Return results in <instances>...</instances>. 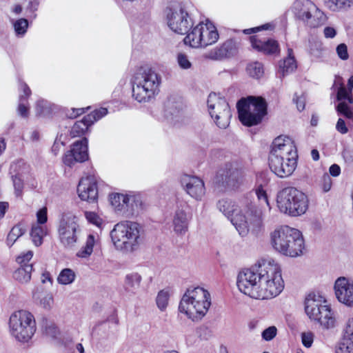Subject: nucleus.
Wrapping results in <instances>:
<instances>
[{
	"label": "nucleus",
	"mask_w": 353,
	"mask_h": 353,
	"mask_svg": "<svg viewBox=\"0 0 353 353\" xmlns=\"http://www.w3.org/2000/svg\"><path fill=\"white\" fill-rule=\"evenodd\" d=\"M236 285L240 292L255 299L276 296L284 288L280 267L274 260L265 259L241 271Z\"/></svg>",
	"instance_id": "1"
},
{
	"label": "nucleus",
	"mask_w": 353,
	"mask_h": 353,
	"mask_svg": "<svg viewBox=\"0 0 353 353\" xmlns=\"http://www.w3.org/2000/svg\"><path fill=\"white\" fill-rule=\"evenodd\" d=\"M216 206L230 220L241 236H246L250 230L257 233L262 227V211L252 202L247 201L237 208L231 200L221 199Z\"/></svg>",
	"instance_id": "2"
},
{
	"label": "nucleus",
	"mask_w": 353,
	"mask_h": 353,
	"mask_svg": "<svg viewBox=\"0 0 353 353\" xmlns=\"http://www.w3.org/2000/svg\"><path fill=\"white\" fill-rule=\"evenodd\" d=\"M297 152L293 141L287 136L274 139L268 157L271 171L280 178L288 177L297 165Z\"/></svg>",
	"instance_id": "3"
},
{
	"label": "nucleus",
	"mask_w": 353,
	"mask_h": 353,
	"mask_svg": "<svg viewBox=\"0 0 353 353\" xmlns=\"http://www.w3.org/2000/svg\"><path fill=\"white\" fill-rule=\"evenodd\" d=\"M110 237L117 250L131 253L137 250L143 243L145 233L141 224L124 221L114 226L110 232Z\"/></svg>",
	"instance_id": "4"
},
{
	"label": "nucleus",
	"mask_w": 353,
	"mask_h": 353,
	"mask_svg": "<svg viewBox=\"0 0 353 353\" xmlns=\"http://www.w3.org/2000/svg\"><path fill=\"white\" fill-rule=\"evenodd\" d=\"M270 238L273 248L283 255L296 257L303 254L304 239L297 229L281 226L271 233Z\"/></svg>",
	"instance_id": "5"
},
{
	"label": "nucleus",
	"mask_w": 353,
	"mask_h": 353,
	"mask_svg": "<svg viewBox=\"0 0 353 353\" xmlns=\"http://www.w3.org/2000/svg\"><path fill=\"white\" fill-rule=\"evenodd\" d=\"M210 305L211 298L208 290L199 286L190 287L181 298L179 311L193 321H198L206 314Z\"/></svg>",
	"instance_id": "6"
},
{
	"label": "nucleus",
	"mask_w": 353,
	"mask_h": 353,
	"mask_svg": "<svg viewBox=\"0 0 353 353\" xmlns=\"http://www.w3.org/2000/svg\"><path fill=\"white\" fill-rule=\"evenodd\" d=\"M161 77L152 68H141L133 76L132 97L139 103L149 102L159 92Z\"/></svg>",
	"instance_id": "7"
},
{
	"label": "nucleus",
	"mask_w": 353,
	"mask_h": 353,
	"mask_svg": "<svg viewBox=\"0 0 353 353\" xmlns=\"http://www.w3.org/2000/svg\"><path fill=\"white\" fill-rule=\"evenodd\" d=\"M239 119L245 126L259 124L268 113V103L262 97L249 96L236 103Z\"/></svg>",
	"instance_id": "8"
},
{
	"label": "nucleus",
	"mask_w": 353,
	"mask_h": 353,
	"mask_svg": "<svg viewBox=\"0 0 353 353\" xmlns=\"http://www.w3.org/2000/svg\"><path fill=\"white\" fill-rule=\"evenodd\" d=\"M276 202L281 212L292 216L304 214L309 205L307 196L294 187L281 190L277 194Z\"/></svg>",
	"instance_id": "9"
},
{
	"label": "nucleus",
	"mask_w": 353,
	"mask_h": 353,
	"mask_svg": "<svg viewBox=\"0 0 353 353\" xmlns=\"http://www.w3.org/2000/svg\"><path fill=\"white\" fill-rule=\"evenodd\" d=\"M219 34L216 27L209 20L200 22L187 34L184 43L192 48H205L217 42Z\"/></svg>",
	"instance_id": "10"
},
{
	"label": "nucleus",
	"mask_w": 353,
	"mask_h": 353,
	"mask_svg": "<svg viewBox=\"0 0 353 353\" xmlns=\"http://www.w3.org/2000/svg\"><path fill=\"white\" fill-rule=\"evenodd\" d=\"M10 332L19 342H28L36 331L33 315L26 310L12 313L9 321Z\"/></svg>",
	"instance_id": "11"
},
{
	"label": "nucleus",
	"mask_w": 353,
	"mask_h": 353,
	"mask_svg": "<svg viewBox=\"0 0 353 353\" xmlns=\"http://www.w3.org/2000/svg\"><path fill=\"white\" fill-rule=\"evenodd\" d=\"M325 302L323 296L319 294L310 293L305 298V310L310 319L318 321L322 326L329 329L334 325V318L330 307L323 305Z\"/></svg>",
	"instance_id": "12"
},
{
	"label": "nucleus",
	"mask_w": 353,
	"mask_h": 353,
	"mask_svg": "<svg viewBox=\"0 0 353 353\" xmlns=\"http://www.w3.org/2000/svg\"><path fill=\"white\" fill-rule=\"evenodd\" d=\"M164 14L168 27L177 34H188L193 26V19L182 3H169Z\"/></svg>",
	"instance_id": "13"
},
{
	"label": "nucleus",
	"mask_w": 353,
	"mask_h": 353,
	"mask_svg": "<svg viewBox=\"0 0 353 353\" xmlns=\"http://www.w3.org/2000/svg\"><path fill=\"white\" fill-rule=\"evenodd\" d=\"M109 200L115 212L126 217L137 216L143 210L139 196L112 193L110 194Z\"/></svg>",
	"instance_id": "14"
},
{
	"label": "nucleus",
	"mask_w": 353,
	"mask_h": 353,
	"mask_svg": "<svg viewBox=\"0 0 353 353\" xmlns=\"http://www.w3.org/2000/svg\"><path fill=\"white\" fill-rule=\"evenodd\" d=\"M207 105L209 113L216 125L225 129L232 117L229 104L224 98L219 97L216 93H210L208 96Z\"/></svg>",
	"instance_id": "15"
},
{
	"label": "nucleus",
	"mask_w": 353,
	"mask_h": 353,
	"mask_svg": "<svg viewBox=\"0 0 353 353\" xmlns=\"http://www.w3.org/2000/svg\"><path fill=\"white\" fill-rule=\"evenodd\" d=\"M79 230L78 218L71 213L63 214L58 228L59 237L64 246H72L77 241Z\"/></svg>",
	"instance_id": "16"
},
{
	"label": "nucleus",
	"mask_w": 353,
	"mask_h": 353,
	"mask_svg": "<svg viewBox=\"0 0 353 353\" xmlns=\"http://www.w3.org/2000/svg\"><path fill=\"white\" fill-rule=\"evenodd\" d=\"M88 141L86 138L74 142L70 150L63 157V163L72 167L77 162H84L88 159Z\"/></svg>",
	"instance_id": "17"
},
{
	"label": "nucleus",
	"mask_w": 353,
	"mask_h": 353,
	"mask_svg": "<svg viewBox=\"0 0 353 353\" xmlns=\"http://www.w3.org/2000/svg\"><path fill=\"white\" fill-rule=\"evenodd\" d=\"M180 183L185 192L196 201H201L205 195L204 182L198 176L184 174L180 177Z\"/></svg>",
	"instance_id": "18"
},
{
	"label": "nucleus",
	"mask_w": 353,
	"mask_h": 353,
	"mask_svg": "<svg viewBox=\"0 0 353 353\" xmlns=\"http://www.w3.org/2000/svg\"><path fill=\"white\" fill-rule=\"evenodd\" d=\"M241 172L232 163H226L217 173V181L222 186L228 188H234L240 181Z\"/></svg>",
	"instance_id": "19"
},
{
	"label": "nucleus",
	"mask_w": 353,
	"mask_h": 353,
	"mask_svg": "<svg viewBox=\"0 0 353 353\" xmlns=\"http://www.w3.org/2000/svg\"><path fill=\"white\" fill-rule=\"evenodd\" d=\"M79 198L90 203L94 202L98 198V188L93 176L82 178L77 187Z\"/></svg>",
	"instance_id": "20"
},
{
	"label": "nucleus",
	"mask_w": 353,
	"mask_h": 353,
	"mask_svg": "<svg viewBox=\"0 0 353 353\" xmlns=\"http://www.w3.org/2000/svg\"><path fill=\"white\" fill-rule=\"evenodd\" d=\"M334 290L339 301L347 306L353 305V283L345 277H339L335 281Z\"/></svg>",
	"instance_id": "21"
},
{
	"label": "nucleus",
	"mask_w": 353,
	"mask_h": 353,
	"mask_svg": "<svg viewBox=\"0 0 353 353\" xmlns=\"http://www.w3.org/2000/svg\"><path fill=\"white\" fill-rule=\"evenodd\" d=\"M236 51V43L232 39H228L222 45L207 52L204 57L210 60H221L234 55Z\"/></svg>",
	"instance_id": "22"
},
{
	"label": "nucleus",
	"mask_w": 353,
	"mask_h": 353,
	"mask_svg": "<svg viewBox=\"0 0 353 353\" xmlns=\"http://www.w3.org/2000/svg\"><path fill=\"white\" fill-rule=\"evenodd\" d=\"M252 47L259 52L265 54H274L279 52V46L278 42L272 39L262 40L257 36H251L250 37Z\"/></svg>",
	"instance_id": "23"
},
{
	"label": "nucleus",
	"mask_w": 353,
	"mask_h": 353,
	"mask_svg": "<svg viewBox=\"0 0 353 353\" xmlns=\"http://www.w3.org/2000/svg\"><path fill=\"white\" fill-rule=\"evenodd\" d=\"M292 10L296 18L303 21L310 12L316 10V6L310 0H296Z\"/></svg>",
	"instance_id": "24"
},
{
	"label": "nucleus",
	"mask_w": 353,
	"mask_h": 353,
	"mask_svg": "<svg viewBox=\"0 0 353 353\" xmlns=\"http://www.w3.org/2000/svg\"><path fill=\"white\" fill-rule=\"evenodd\" d=\"M172 225L174 231L177 234H184L188 228V216L187 213L181 209H178L176 210L173 221Z\"/></svg>",
	"instance_id": "25"
},
{
	"label": "nucleus",
	"mask_w": 353,
	"mask_h": 353,
	"mask_svg": "<svg viewBox=\"0 0 353 353\" xmlns=\"http://www.w3.org/2000/svg\"><path fill=\"white\" fill-rule=\"evenodd\" d=\"M19 89L20 92H23V94H20L19 95L18 113L22 117H26L28 115L29 111L28 106V98L31 94V90L24 82L19 83Z\"/></svg>",
	"instance_id": "26"
},
{
	"label": "nucleus",
	"mask_w": 353,
	"mask_h": 353,
	"mask_svg": "<svg viewBox=\"0 0 353 353\" xmlns=\"http://www.w3.org/2000/svg\"><path fill=\"white\" fill-rule=\"evenodd\" d=\"M296 61L294 56L293 50L290 48H288V56L279 62V73L281 76L280 78L284 77L286 74L292 72L296 68Z\"/></svg>",
	"instance_id": "27"
},
{
	"label": "nucleus",
	"mask_w": 353,
	"mask_h": 353,
	"mask_svg": "<svg viewBox=\"0 0 353 353\" xmlns=\"http://www.w3.org/2000/svg\"><path fill=\"white\" fill-rule=\"evenodd\" d=\"M59 109L58 105L43 99H39L36 103V113L39 117H52Z\"/></svg>",
	"instance_id": "28"
},
{
	"label": "nucleus",
	"mask_w": 353,
	"mask_h": 353,
	"mask_svg": "<svg viewBox=\"0 0 353 353\" xmlns=\"http://www.w3.org/2000/svg\"><path fill=\"white\" fill-rule=\"evenodd\" d=\"M327 19L325 13L316 6V10L310 12L302 22L311 28H315L323 25Z\"/></svg>",
	"instance_id": "29"
},
{
	"label": "nucleus",
	"mask_w": 353,
	"mask_h": 353,
	"mask_svg": "<svg viewBox=\"0 0 353 353\" xmlns=\"http://www.w3.org/2000/svg\"><path fill=\"white\" fill-rule=\"evenodd\" d=\"M48 234V229L46 225L33 224L30 230V237L33 244L39 247L43 241V238Z\"/></svg>",
	"instance_id": "30"
},
{
	"label": "nucleus",
	"mask_w": 353,
	"mask_h": 353,
	"mask_svg": "<svg viewBox=\"0 0 353 353\" xmlns=\"http://www.w3.org/2000/svg\"><path fill=\"white\" fill-rule=\"evenodd\" d=\"M332 88H335L337 90V101L347 99L350 103H353V96L352 94H350V92H347V88L344 85L342 77L339 76L335 77Z\"/></svg>",
	"instance_id": "31"
},
{
	"label": "nucleus",
	"mask_w": 353,
	"mask_h": 353,
	"mask_svg": "<svg viewBox=\"0 0 353 353\" xmlns=\"http://www.w3.org/2000/svg\"><path fill=\"white\" fill-rule=\"evenodd\" d=\"M141 276L138 273H131L125 276L124 288L129 293L134 294L140 287Z\"/></svg>",
	"instance_id": "32"
},
{
	"label": "nucleus",
	"mask_w": 353,
	"mask_h": 353,
	"mask_svg": "<svg viewBox=\"0 0 353 353\" xmlns=\"http://www.w3.org/2000/svg\"><path fill=\"white\" fill-rule=\"evenodd\" d=\"M32 265H21L13 273V278L21 283H27L31 279Z\"/></svg>",
	"instance_id": "33"
},
{
	"label": "nucleus",
	"mask_w": 353,
	"mask_h": 353,
	"mask_svg": "<svg viewBox=\"0 0 353 353\" xmlns=\"http://www.w3.org/2000/svg\"><path fill=\"white\" fill-rule=\"evenodd\" d=\"M325 6L333 12L345 10L353 5V0H324Z\"/></svg>",
	"instance_id": "34"
},
{
	"label": "nucleus",
	"mask_w": 353,
	"mask_h": 353,
	"mask_svg": "<svg viewBox=\"0 0 353 353\" xmlns=\"http://www.w3.org/2000/svg\"><path fill=\"white\" fill-rule=\"evenodd\" d=\"M92 124L88 123L86 117L84 116L81 120L74 123L70 130V134L75 137H81L83 135Z\"/></svg>",
	"instance_id": "35"
},
{
	"label": "nucleus",
	"mask_w": 353,
	"mask_h": 353,
	"mask_svg": "<svg viewBox=\"0 0 353 353\" xmlns=\"http://www.w3.org/2000/svg\"><path fill=\"white\" fill-rule=\"evenodd\" d=\"M338 101L336 106L338 114L353 121V107L351 105L352 103H350L347 99Z\"/></svg>",
	"instance_id": "36"
},
{
	"label": "nucleus",
	"mask_w": 353,
	"mask_h": 353,
	"mask_svg": "<svg viewBox=\"0 0 353 353\" xmlns=\"http://www.w3.org/2000/svg\"><path fill=\"white\" fill-rule=\"evenodd\" d=\"M95 243V236L90 234L86 239L85 245L83 246L77 254L80 258H87L93 252V247Z\"/></svg>",
	"instance_id": "37"
},
{
	"label": "nucleus",
	"mask_w": 353,
	"mask_h": 353,
	"mask_svg": "<svg viewBox=\"0 0 353 353\" xmlns=\"http://www.w3.org/2000/svg\"><path fill=\"white\" fill-rule=\"evenodd\" d=\"M75 278L76 274L72 269L64 268L60 272L57 281L61 285H69L74 281Z\"/></svg>",
	"instance_id": "38"
},
{
	"label": "nucleus",
	"mask_w": 353,
	"mask_h": 353,
	"mask_svg": "<svg viewBox=\"0 0 353 353\" xmlns=\"http://www.w3.org/2000/svg\"><path fill=\"white\" fill-rule=\"evenodd\" d=\"M248 74L256 79H261L264 74L263 65L259 61H255L248 65L246 68Z\"/></svg>",
	"instance_id": "39"
},
{
	"label": "nucleus",
	"mask_w": 353,
	"mask_h": 353,
	"mask_svg": "<svg viewBox=\"0 0 353 353\" xmlns=\"http://www.w3.org/2000/svg\"><path fill=\"white\" fill-rule=\"evenodd\" d=\"M28 171V166L23 160H19L12 163L10 168V174L11 176H23Z\"/></svg>",
	"instance_id": "40"
},
{
	"label": "nucleus",
	"mask_w": 353,
	"mask_h": 353,
	"mask_svg": "<svg viewBox=\"0 0 353 353\" xmlns=\"http://www.w3.org/2000/svg\"><path fill=\"white\" fill-rule=\"evenodd\" d=\"M25 233V230L21 227V225H14L8 233L7 236V245L11 247L14 242L23 234Z\"/></svg>",
	"instance_id": "41"
},
{
	"label": "nucleus",
	"mask_w": 353,
	"mask_h": 353,
	"mask_svg": "<svg viewBox=\"0 0 353 353\" xmlns=\"http://www.w3.org/2000/svg\"><path fill=\"white\" fill-rule=\"evenodd\" d=\"M13 28L17 37H23L28 28V21L26 19H19L13 22Z\"/></svg>",
	"instance_id": "42"
},
{
	"label": "nucleus",
	"mask_w": 353,
	"mask_h": 353,
	"mask_svg": "<svg viewBox=\"0 0 353 353\" xmlns=\"http://www.w3.org/2000/svg\"><path fill=\"white\" fill-rule=\"evenodd\" d=\"M169 297L170 294L168 291L162 290L159 292L157 296L156 303L160 310L163 311L165 310L168 304Z\"/></svg>",
	"instance_id": "43"
},
{
	"label": "nucleus",
	"mask_w": 353,
	"mask_h": 353,
	"mask_svg": "<svg viewBox=\"0 0 353 353\" xmlns=\"http://www.w3.org/2000/svg\"><path fill=\"white\" fill-rule=\"evenodd\" d=\"M108 113V109L105 108H100L99 109H96L90 114L85 115L86 119H88V123L92 125L107 115Z\"/></svg>",
	"instance_id": "44"
},
{
	"label": "nucleus",
	"mask_w": 353,
	"mask_h": 353,
	"mask_svg": "<svg viewBox=\"0 0 353 353\" xmlns=\"http://www.w3.org/2000/svg\"><path fill=\"white\" fill-rule=\"evenodd\" d=\"M13 186L14 188V194L17 197H21L23 190V176H11Z\"/></svg>",
	"instance_id": "45"
},
{
	"label": "nucleus",
	"mask_w": 353,
	"mask_h": 353,
	"mask_svg": "<svg viewBox=\"0 0 353 353\" xmlns=\"http://www.w3.org/2000/svg\"><path fill=\"white\" fill-rule=\"evenodd\" d=\"M176 61L179 68L182 70H189L192 65L187 54L180 52L176 56Z\"/></svg>",
	"instance_id": "46"
},
{
	"label": "nucleus",
	"mask_w": 353,
	"mask_h": 353,
	"mask_svg": "<svg viewBox=\"0 0 353 353\" xmlns=\"http://www.w3.org/2000/svg\"><path fill=\"white\" fill-rule=\"evenodd\" d=\"M343 340L353 341V318H350L346 321L343 331Z\"/></svg>",
	"instance_id": "47"
},
{
	"label": "nucleus",
	"mask_w": 353,
	"mask_h": 353,
	"mask_svg": "<svg viewBox=\"0 0 353 353\" xmlns=\"http://www.w3.org/2000/svg\"><path fill=\"white\" fill-rule=\"evenodd\" d=\"M336 353H353V341L343 340L336 349Z\"/></svg>",
	"instance_id": "48"
},
{
	"label": "nucleus",
	"mask_w": 353,
	"mask_h": 353,
	"mask_svg": "<svg viewBox=\"0 0 353 353\" xmlns=\"http://www.w3.org/2000/svg\"><path fill=\"white\" fill-rule=\"evenodd\" d=\"M37 223L39 225H46L45 223L48 221V210L46 207H43L39 209L36 214Z\"/></svg>",
	"instance_id": "49"
},
{
	"label": "nucleus",
	"mask_w": 353,
	"mask_h": 353,
	"mask_svg": "<svg viewBox=\"0 0 353 353\" xmlns=\"http://www.w3.org/2000/svg\"><path fill=\"white\" fill-rule=\"evenodd\" d=\"M85 216L88 221L99 228L102 225V219L97 215V213L93 212H86Z\"/></svg>",
	"instance_id": "50"
},
{
	"label": "nucleus",
	"mask_w": 353,
	"mask_h": 353,
	"mask_svg": "<svg viewBox=\"0 0 353 353\" xmlns=\"http://www.w3.org/2000/svg\"><path fill=\"white\" fill-rule=\"evenodd\" d=\"M66 139V136L61 134L60 135H57L54 142V144L52 147V152L57 155L61 146H63L65 144V140Z\"/></svg>",
	"instance_id": "51"
},
{
	"label": "nucleus",
	"mask_w": 353,
	"mask_h": 353,
	"mask_svg": "<svg viewBox=\"0 0 353 353\" xmlns=\"http://www.w3.org/2000/svg\"><path fill=\"white\" fill-rule=\"evenodd\" d=\"M277 333V329L275 326H270L262 332L261 336L263 339L270 341L273 339Z\"/></svg>",
	"instance_id": "52"
},
{
	"label": "nucleus",
	"mask_w": 353,
	"mask_h": 353,
	"mask_svg": "<svg viewBox=\"0 0 353 353\" xmlns=\"http://www.w3.org/2000/svg\"><path fill=\"white\" fill-rule=\"evenodd\" d=\"M255 194L257 196L258 200L262 204L263 203H265L266 205L270 208V203L268 199V195L266 192L263 190L261 185H259L255 190Z\"/></svg>",
	"instance_id": "53"
},
{
	"label": "nucleus",
	"mask_w": 353,
	"mask_h": 353,
	"mask_svg": "<svg viewBox=\"0 0 353 353\" xmlns=\"http://www.w3.org/2000/svg\"><path fill=\"white\" fill-rule=\"evenodd\" d=\"M181 113L179 110L175 109L174 112H172L168 109L165 110V117L168 121L171 123H175L179 121V119L181 117Z\"/></svg>",
	"instance_id": "54"
},
{
	"label": "nucleus",
	"mask_w": 353,
	"mask_h": 353,
	"mask_svg": "<svg viewBox=\"0 0 353 353\" xmlns=\"http://www.w3.org/2000/svg\"><path fill=\"white\" fill-rule=\"evenodd\" d=\"M33 256V252L32 251H28L26 253H24L17 258V261L18 263L21 265H32V263H29V261Z\"/></svg>",
	"instance_id": "55"
},
{
	"label": "nucleus",
	"mask_w": 353,
	"mask_h": 353,
	"mask_svg": "<svg viewBox=\"0 0 353 353\" xmlns=\"http://www.w3.org/2000/svg\"><path fill=\"white\" fill-rule=\"evenodd\" d=\"M336 50L337 55L341 59L347 60L349 58L347 48L345 43L338 45Z\"/></svg>",
	"instance_id": "56"
},
{
	"label": "nucleus",
	"mask_w": 353,
	"mask_h": 353,
	"mask_svg": "<svg viewBox=\"0 0 353 353\" xmlns=\"http://www.w3.org/2000/svg\"><path fill=\"white\" fill-rule=\"evenodd\" d=\"M301 341L305 347H310L314 341V334L309 332H303L301 334Z\"/></svg>",
	"instance_id": "57"
},
{
	"label": "nucleus",
	"mask_w": 353,
	"mask_h": 353,
	"mask_svg": "<svg viewBox=\"0 0 353 353\" xmlns=\"http://www.w3.org/2000/svg\"><path fill=\"white\" fill-rule=\"evenodd\" d=\"M274 28V26L271 23H265L259 27L248 28L243 30V33L245 34H250L252 33H255L259 30H272Z\"/></svg>",
	"instance_id": "58"
},
{
	"label": "nucleus",
	"mask_w": 353,
	"mask_h": 353,
	"mask_svg": "<svg viewBox=\"0 0 353 353\" xmlns=\"http://www.w3.org/2000/svg\"><path fill=\"white\" fill-rule=\"evenodd\" d=\"M332 179L330 176L325 173L322 176V184L321 187L324 192H327L330 190L332 188Z\"/></svg>",
	"instance_id": "59"
},
{
	"label": "nucleus",
	"mask_w": 353,
	"mask_h": 353,
	"mask_svg": "<svg viewBox=\"0 0 353 353\" xmlns=\"http://www.w3.org/2000/svg\"><path fill=\"white\" fill-rule=\"evenodd\" d=\"M336 130L342 134L347 133L348 128L346 126L345 121L339 118L336 124Z\"/></svg>",
	"instance_id": "60"
},
{
	"label": "nucleus",
	"mask_w": 353,
	"mask_h": 353,
	"mask_svg": "<svg viewBox=\"0 0 353 353\" xmlns=\"http://www.w3.org/2000/svg\"><path fill=\"white\" fill-rule=\"evenodd\" d=\"M84 113V108H72L66 114V116L68 118L74 119L78 116L81 115Z\"/></svg>",
	"instance_id": "61"
},
{
	"label": "nucleus",
	"mask_w": 353,
	"mask_h": 353,
	"mask_svg": "<svg viewBox=\"0 0 353 353\" xmlns=\"http://www.w3.org/2000/svg\"><path fill=\"white\" fill-rule=\"evenodd\" d=\"M293 101L296 103L297 109L301 112L305 109V99L303 97H298L295 95Z\"/></svg>",
	"instance_id": "62"
},
{
	"label": "nucleus",
	"mask_w": 353,
	"mask_h": 353,
	"mask_svg": "<svg viewBox=\"0 0 353 353\" xmlns=\"http://www.w3.org/2000/svg\"><path fill=\"white\" fill-rule=\"evenodd\" d=\"M41 303L43 307L46 309H50L53 303V298L51 295H47L44 296L41 301Z\"/></svg>",
	"instance_id": "63"
},
{
	"label": "nucleus",
	"mask_w": 353,
	"mask_h": 353,
	"mask_svg": "<svg viewBox=\"0 0 353 353\" xmlns=\"http://www.w3.org/2000/svg\"><path fill=\"white\" fill-rule=\"evenodd\" d=\"M324 36L327 39H332L336 35V30L333 27L327 26L323 30Z\"/></svg>",
	"instance_id": "64"
}]
</instances>
